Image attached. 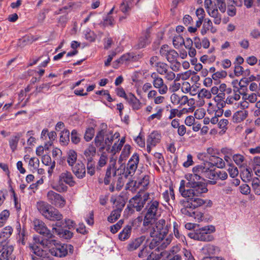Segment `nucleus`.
I'll return each instance as SVG.
<instances>
[{"label":"nucleus","instance_id":"9b49d317","mask_svg":"<svg viewBox=\"0 0 260 260\" xmlns=\"http://www.w3.org/2000/svg\"><path fill=\"white\" fill-rule=\"evenodd\" d=\"M152 79V84L158 92L160 95L166 94L168 93L169 88L167 84L165 83L164 79L156 73L153 72L150 76Z\"/></svg>","mask_w":260,"mask_h":260},{"label":"nucleus","instance_id":"8fccbe9b","mask_svg":"<svg viewBox=\"0 0 260 260\" xmlns=\"http://www.w3.org/2000/svg\"><path fill=\"white\" fill-rule=\"evenodd\" d=\"M149 43L148 40V36L145 35V36L141 37L139 38L138 43L136 45L137 49H141L145 47Z\"/></svg>","mask_w":260,"mask_h":260},{"label":"nucleus","instance_id":"5701e85b","mask_svg":"<svg viewBox=\"0 0 260 260\" xmlns=\"http://www.w3.org/2000/svg\"><path fill=\"white\" fill-rule=\"evenodd\" d=\"M129 203L137 211H141L145 205L143 200L141 199V195L140 192L130 200Z\"/></svg>","mask_w":260,"mask_h":260},{"label":"nucleus","instance_id":"7ed1b4c3","mask_svg":"<svg viewBox=\"0 0 260 260\" xmlns=\"http://www.w3.org/2000/svg\"><path fill=\"white\" fill-rule=\"evenodd\" d=\"M200 197L194 196L192 197H184L186 200L180 201L182 208L181 212L182 214L188 216H191V211L197 208L203 206L206 204V207H211L212 202L211 200H204Z\"/></svg>","mask_w":260,"mask_h":260},{"label":"nucleus","instance_id":"603ef678","mask_svg":"<svg viewBox=\"0 0 260 260\" xmlns=\"http://www.w3.org/2000/svg\"><path fill=\"white\" fill-rule=\"evenodd\" d=\"M122 146L121 145L117 143H115L112 147L111 146L107 147V150L111 154L115 155L119 152Z\"/></svg>","mask_w":260,"mask_h":260},{"label":"nucleus","instance_id":"9d476101","mask_svg":"<svg viewBox=\"0 0 260 260\" xmlns=\"http://www.w3.org/2000/svg\"><path fill=\"white\" fill-rule=\"evenodd\" d=\"M212 167V164L206 161L200 165H197L192 168V174H187L185 177L194 178L195 176L198 177L199 180H201L202 177H205L208 170Z\"/></svg>","mask_w":260,"mask_h":260},{"label":"nucleus","instance_id":"774afa93","mask_svg":"<svg viewBox=\"0 0 260 260\" xmlns=\"http://www.w3.org/2000/svg\"><path fill=\"white\" fill-rule=\"evenodd\" d=\"M108 157L105 153L101 154L98 162V168H102L106 165L107 162Z\"/></svg>","mask_w":260,"mask_h":260},{"label":"nucleus","instance_id":"4be33fe9","mask_svg":"<svg viewBox=\"0 0 260 260\" xmlns=\"http://www.w3.org/2000/svg\"><path fill=\"white\" fill-rule=\"evenodd\" d=\"M171 103L174 105H179L181 107L187 104L188 97L186 95L180 96L177 93H173L170 96Z\"/></svg>","mask_w":260,"mask_h":260},{"label":"nucleus","instance_id":"3c124183","mask_svg":"<svg viewBox=\"0 0 260 260\" xmlns=\"http://www.w3.org/2000/svg\"><path fill=\"white\" fill-rule=\"evenodd\" d=\"M161 75L164 76V79L168 81H172L175 79L176 75L174 72L170 70L169 68L166 70Z\"/></svg>","mask_w":260,"mask_h":260},{"label":"nucleus","instance_id":"e433bc0d","mask_svg":"<svg viewBox=\"0 0 260 260\" xmlns=\"http://www.w3.org/2000/svg\"><path fill=\"white\" fill-rule=\"evenodd\" d=\"M124 205H122L120 207L117 208L111 212L110 215L108 217V220L111 223L115 222L120 216L122 207Z\"/></svg>","mask_w":260,"mask_h":260},{"label":"nucleus","instance_id":"473e14b6","mask_svg":"<svg viewBox=\"0 0 260 260\" xmlns=\"http://www.w3.org/2000/svg\"><path fill=\"white\" fill-rule=\"evenodd\" d=\"M239 110L236 112L233 116V120L235 123H240L246 118L248 112L246 110Z\"/></svg>","mask_w":260,"mask_h":260},{"label":"nucleus","instance_id":"f704fd0d","mask_svg":"<svg viewBox=\"0 0 260 260\" xmlns=\"http://www.w3.org/2000/svg\"><path fill=\"white\" fill-rule=\"evenodd\" d=\"M131 146L129 145L126 144L124 146L118 160L119 164H123V161L125 160L129 156L131 153Z\"/></svg>","mask_w":260,"mask_h":260},{"label":"nucleus","instance_id":"cd10ccee","mask_svg":"<svg viewBox=\"0 0 260 260\" xmlns=\"http://www.w3.org/2000/svg\"><path fill=\"white\" fill-rule=\"evenodd\" d=\"M45 218L52 221H60L62 220L63 216L57 209L52 207Z\"/></svg>","mask_w":260,"mask_h":260},{"label":"nucleus","instance_id":"49530a36","mask_svg":"<svg viewBox=\"0 0 260 260\" xmlns=\"http://www.w3.org/2000/svg\"><path fill=\"white\" fill-rule=\"evenodd\" d=\"M203 252L209 255L216 254L219 251V249L212 245H207L203 248Z\"/></svg>","mask_w":260,"mask_h":260},{"label":"nucleus","instance_id":"a211bd4d","mask_svg":"<svg viewBox=\"0 0 260 260\" xmlns=\"http://www.w3.org/2000/svg\"><path fill=\"white\" fill-rule=\"evenodd\" d=\"M13 251V247L11 245H9L8 243L3 245V248L1 249V260H14L15 256L12 254Z\"/></svg>","mask_w":260,"mask_h":260},{"label":"nucleus","instance_id":"dca6fc26","mask_svg":"<svg viewBox=\"0 0 260 260\" xmlns=\"http://www.w3.org/2000/svg\"><path fill=\"white\" fill-rule=\"evenodd\" d=\"M161 138L160 134L156 131H153L148 135L147 139V151L148 153H150L152 148L160 142Z\"/></svg>","mask_w":260,"mask_h":260},{"label":"nucleus","instance_id":"a18cd8bd","mask_svg":"<svg viewBox=\"0 0 260 260\" xmlns=\"http://www.w3.org/2000/svg\"><path fill=\"white\" fill-rule=\"evenodd\" d=\"M210 163L212 166H216L218 168H223L225 166V162L222 158L215 156L210 158Z\"/></svg>","mask_w":260,"mask_h":260},{"label":"nucleus","instance_id":"58836bf2","mask_svg":"<svg viewBox=\"0 0 260 260\" xmlns=\"http://www.w3.org/2000/svg\"><path fill=\"white\" fill-rule=\"evenodd\" d=\"M252 171L250 168L244 169L241 173V179L245 182L250 181L252 179Z\"/></svg>","mask_w":260,"mask_h":260},{"label":"nucleus","instance_id":"c756f323","mask_svg":"<svg viewBox=\"0 0 260 260\" xmlns=\"http://www.w3.org/2000/svg\"><path fill=\"white\" fill-rule=\"evenodd\" d=\"M37 208L42 215L46 217V215L48 214L52 206L46 202L39 201L37 203Z\"/></svg>","mask_w":260,"mask_h":260},{"label":"nucleus","instance_id":"37998d69","mask_svg":"<svg viewBox=\"0 0 260 260\" xmlns=\"http://www.w3.org/2000/svg\"><path fill=\"white\" fill-rule=\"evenodd\" d=\"M155 110L156 111L155 113L151 114L147 118V121L148 122H151L154 119H156L157 120L161 119L164 109L159 107H157L155 108Z\"/></svg>","mask_w":260,"mask_h":260},{"label":"nucleus","instance_id":"ddd939ff","mask_svg":"<svg viewBox=\"0 0 260 260\" xmlns=\"http://www.w3.org/2000/svg\"><path fill=\"white\" fill-rule=\"evenodd\" d=\"M29 248L35 254V255L31 256L32 260H52L48 256L46 250L37 243L35 242L33 244H30Z\"/></svg>","mask_w":260,"mask_h":260},{"label":"nucleus","instance_id":"4468645a","mask_svg":"<svg viewBox=\"0 0 260 260\" xmlns=\"http://www.w3.org/2000/svg\"><path fill=\"white\" fill-rule=\"evenodd\" d=\"M46 197L51 204L58 208H63L66 205V201L63 197L52 190L48 191Z\"/></svg>","mask_w":260,"mask_h":260},{"label":"nucleus","instance_id":"79ce46f5","mask_svg":"<svg viewBox=\"0 0 260 260\" xmlns=\"http://www.w3.org/2000/svg\"><path fill=\"white\" fill-rule=\"evenodd\" d=\"M172 241V237L170 235L169 236H164L163 239H160L159 242H155V240L152 239V242L157 245H159V246L161 248H165Z\"/></svg>","mask_w":260,"mask_h":260},{"label":"nucleus","instance_id":"13d9d810","mask_svg":"<svg viewBox=\"0 0 260 260\" xmlns=\"http://www.w3.org/2000/svg\"><path fill=\"white\" fill-rule=\"evenodd\" d=\"M94 135V129L92 127H88L86 129L85 135L84 139L86 141H90Z\"/></svg>","mask_w":260,"mask_h":260},{"label":"nucleus","instance_id":"20e7f679","mask_svg":"<svg viewBox=\"0 0 260 260\" xmlns=\"http://www.w3.org/2000/svg\"><path fill=\"white\" fill-rule=\"evenodd\" d=\"M120 134L118 132L113 134L110 129H102L99 131L94 139V143L96 147L102 149L106 147L110 146L114 139H118Z\"/></svg>","mask_w":260,"mask_h":260},{"label":"nucleus","instance_id":"6e6d98bb","mask_svg":"<svg viewBox=\"0 0 260 260\" xmlns=\"http://www.w3.org/2000/svg\"><path fill=\"white\" fill-rule=\"evenodd\" d=\"M203 26L207 29L210 30L212 33H215L216 31V29L213 27L211 20L208 18L204 20Z\"/></svg>","mask_w":260,"mask_h":260},{"label":"nucleus","instance_id":"72a5a7b5","mask_svg":"<svg viewBox=\"0 0 260 260\" xmlns=\"http://www.w3.org/2000/svg\"><path fill=\"white\" fill-rule=\"evenodd\" d=\"M132 229V228L131 225H126L122 231L119 234V239L122 241L127 240L131 236Z\"/></svg>","mask_w":260,"mask_h":260},{"label":"nucleus","instance_id":"412c9836","mask_svg":"<svg viewBox=\"0 0 260 260\" xmlns=\"http://www.w3.org/2000/svg\"><path fill=\"white\" fill-rule=\"evenodd\" d=\"M125 100L133 110H138L142 107V103L140 100L132 93L127 94Z\"/></svg>","mask_w":260,"mask_h":260},{"label":"nucleus","instance_id":"052dcab7","mask_svg":"<svg viewBox=\"0 0 260 260\" xmlns=\"http://www.w3.org/2000/svg\"><path fill=\"white\" fill-rule=\"evenodd\" d=\"M39 160L36 157H31L28 161V166L31 170H36L39 167Z\"/></svg>","mask_w":260,"mask_h":260},{"label":"nucleus","instance_id":"aec40b11","mask_svg":"<svg viewBox=\"0 0 260 260\" xmlns=\"http://www.w3.org/2000/svg\"><path fill=\"white\" fill-rule=\"evenodd\" d=\"M142 57V54H136L134 52H129L123 54L120 58L116 60L115 63H123L126 61H136Z\"/></svg>","mask_w":260,"mask_h":260},{"label":"nucleus","instance_id":"0e129e2a","mask_svg":"<svg viewBox=\"0 0 260 260\" xmlns=\"http://www.w3.org/2000/svg\"><path fill=\"white\" fill-rule=\"evenodd\" d=\"M132 6V4L129 2L123 1L120 5V10L123 13L128 12Z\"/></svg>","mask_w":260,"mask_h":260},{"label":"nucleus","instance_id":"6ab92c4d","mask_svg":"<svg viewBox=\"0 0 260 260\" xmlns=\"http://www.w3.org/2000/svg\"><path fill=\"white\" fill-rule=\"evenodd\" d=\"M71 167L73 173L78 178L82 179L85 176V167L81 161H78Z\"/></svg>","mask_w":260,"mask_h":260},{"label":"nucleus","instance_id":"2f4dec72","mask_svg":"<svg viewBox=\"0 0 260 260\" xmlns=\"http://www.w3.org/2000/svg\"><path fill=\"white\" fill-rule=\"evenodd\" d=\"M145 239L144 236H141L131 241L127 246V249L129 251L137 249L143 243Z\"/></svg>","mask_w":260,"mask_h":260},{"label":"nucleus","instance_id":"a878e982","mask_svg":"<svg viewBox=\"0 0 260 260\" xmlns=\"http://www.w3.org/2000/svg\"><path fill=\"white\" fill-rule=\"evenodd\" d=\"M212 97V94L209 90L203 88L198 92V98L199 100L198 101V104L200 106H203L205 102L204 99H210Z\"/></svg>","mask_w":260,"mask_h":260},{"label":"nucleus","instance_id":"f8f14e48","mask_svg":"<svg viewBox=\"0 0 260 260\" xmlns=\"http://www.w3.org/2000/svg\"><path fill=\"white\" fill-rule=\"evenodd\" d=\"M140 158L138 153H134L128 160L124 169L123 174L125 177L134 175L138 168Z\"/></svg>","mask_w":260,"mask_h":260},{"label":"nucleus","instance_id":"b1692460","mask_svg":"<svg viewBox=\"0 0 260 260\" xmlns=\"http://www.w3.org/2000/svg\"><path fill=\"white\" fill-rule=\"evenodd\" d=\"M168 47L163 46L161 47L160 50V53L162 55L165 56L166 57L167 59L169 62H173L178 56L177 52L175 50H167Z\"/></svg>","mask_w":260,"mask_h":260},{"label":"nucleus","instance_id":"69168bd1","mask_svg":"<svg viewBox=\"0 0 260 260\" xmlns=\"http://www.w3.org/2000/svg\"><path fill=\"white\" fill-rule=\"evenodd\" d=\"M123 224V220L121 219L119 220L115 224H114L110 227L111 232L113 234H115L121 228Z\"/></svg>","mask_w":260,"mask_h":260},{"label":"nucleus","instance_id":"6e6552de","mask_svg":"<svg viewBox=\"0 0 260 260\" xmlns=\"http://www.w3.org/2000/svg\"><path fill=\"white\" fill-rule=\"evenodd\" d=\"M63 182L68 184L70 186H74L75 185L76 182L70 171L66 170L61 173L59 176L58 184L53 185L52 186V188L59 192L66 191L68 189V186L64 184Z\"/></svg>","mask_w":260,"mask_h":260},{"label":"nucleus","instance_id":"c85d7f7f","mask_svg":"<svg viewBox=\"0 0 260 260\" xmlns=\"http://www.w3.org/2000/svg\"><path fill=\"white\" fill-rule=\"evenodd\" d=\"M96 153V148L92 144H89L84 151V158L88 162H91Z\"/></svg>","mask_w":260,"mask_h":260},{"label":"nucleus","instance_id":"09e8293b","mask_svg":"<svg viewBox=\"0 0 260 260\" xmlns=\"http://www.w3.org/2000/svg\"><path fill=\"white\" fill-rule=\"evenodd\" d=\"M13 232V229L11 226H8L4 228L1 231V239L4 238V240H7L12 235Z\"/></svg>","mask_w":260,"mask_h":260},{"label":"nucleus","instance_id":"bb28decb","mask_svg":"<svg viewBox=\"0 0 260 260\" xmlns=\"http://www.w3.org/2000/svg\"><path fill=\"white\" fill-rule=\"evenodd\" d=\"M42 161L45 166H49L48 174L49 177L51 176L55 166V161H52L51 157L48 155H44L42 156Z\"/></svg>","mask_w":260,"mask_h":260},{"label":"nucleus","instance_id":"c03bdc74","mask_svg":"<svg viewBox=\"0 0 260 260\" xmlns=\"http://www.w3.org/2000/svg\"><path fill=\"white\" fill-rule=\"evenodd\" d=\"M233 159L235 164L240 167L246 165V159L245 157L240 154H236L233 156Z\"/></svg>","mask_w":260,"mask_h":260},{"label":"nucleus","instance_id":"423d86ee","mask_svg":"<svg viewBox=\"0 0 260 260\" xmlns=\"http://www.w3.org/2000/svg\"><path fill=\"white\" fill-rule=\"evenodd\" d=\"M215 231V228L213 225H210L196 229L193 232L188 234V236L194 240L203 241H211L213 237L211 235V233Z\"/></svg>","mask_w":260,"mask_h":260},{"label":"nucleus","instance_id":"680f3d73","mask_svg":"<svg viewBox=\"0 0 260 260\" xmlns=\"http://www.w3.org/2000/svg\"><path fill=\"white\" fill-rule=\"evenodd\" d=\"M227 76V72L223 70L217 71L212 75V79L214 80H218L224 78Z\"/></svg>","mask_w":260,"mask_h":260},{"label":"nucleus","instance_id":"393cba45","mask_svg":"<svg viewBox=\"0 0 260 260\" xmlns=\"http://www.w3.org/2000/svg\"><path fill=\"white\" fill-rule=\"evenodd\" d=\"M207 112L209 114H213L221 116L223 113V107H220L215 103L209 102L208 104Z\"/></svg>","mask_w":260,"mask_h":260},{"label":"nucleus","instance_id":"7c9ffc66","mask_svg":"<svg viewBox=\"0 0 260 260\" xmlns=\"http://www.w3.org/2000/svg\"><path fill=\"white\" fill-rule=\"evenodd\" d=\"M77 153L74 150L70 149L67 152L66 159L69 166L72 167L77 162Z\"/></svg>","mask_w":260,"mask_h":260},{"label":"nucleus","instance_id":"f257e3e1","mask_svg":"<svg viewBox=\"0 0 260 260\" xmlns=\"http://www.w3.org/2000/svg\"><path fill=\"white\" fill-rule=\"evenodd\" d=\"M34 240L43 249L48 250L52 255L57 257H65L68 252L72 253L74 251V247L72 245L62 244L54 240L45 239L40 240L39 238L34 237Z\"/></svg>","mask_w":260,"mask_h":260},{"label":"nucleus","instance_id":"5fc2aeb1","mask_svg":"<svg viewBox=\"0 0 260 260\" xmlns=\"http://www.w3.org/2000/svg\"><path fill=\"white\" fill-rule=\"evenodd\" d=\"M243 101H246L248 102V103H254L257 101V95L255 93H251L247 95L246 94H243L242 96Z\"/></svg>","mask_w":260,"mask_h":260},{"label":"nucleus","instance_id":"ea45409f","mask_svg":"<svg viewBox=\"0 0 260 260\" xmlns=\"http://www.w3.org/2000/svg\"><path fill=\"white\" fill-rule=\"evenodd\" d=\"M70 141V132L68 129L61 131L59 137V142L62 145H67Z\"/></svg>","mask_w":260,"mask_h":260},{"label":"nucleus","instance_id":"f3484780","mask_svg":"<svg viewBox=\"0 0 260 260\" xmlns=\"http://www.w3.org/2000/svg\"><path fill=\"white\" fill-rule=\"evenodd\" d=\"M62 225L61 222H58L55 223L54 226L52 228V233L56 234L60 238H63L64 239H70L73 237V233L69 230H64L60 228H57V227H61Z\"/></svg>","mask_w":260,"mask_h":260},{"label":"nucleus","instance_id":"864d4df0","mask_svg":"<svg viewBox=\"0 0 260 260\" xmlns=\"http://www.w3.org/2000/svg\"><path fill=\"white\" fill-rule=\"evenodd\" d=\"M156 70L158 74L161 75L164 73V72L169 68V66L167 64L164 62H158L156 63Z\"/></svg>","mask_w":260,"mask_h":260},{"label":"nucleus","instance_id":"2eb2a0df","mask_svg":"<svg viewBox=\"0 0 260 260\" xmlns=\"http://www.w3.org/2000/svg\"><path fill=\"white\" fill-rule=\"evenodd\" d=\"M34 226L36 232L47 238L51 239L53 237L52 231L51 232L42 221L35 219L34 221Z\"/></svg>","mask_w":260,"mask_h":260},{"label":"nucleus","instance_id":"0eeeda50","mask_svg":"<svg viewBox=\"0 0 260 260\" xmlns=\"http://www.w3.org/2000/svg\"><path fill=\"white\" fill-rule=\"evenodd\" d=\"M170 228V225L165 220L160 219L151 230L150 235L156 242H159L160 239H163L164 236H167Z\"/></svg>","mask_w":260,"mask_h":260},{"label":"nucleus","instance_id":"4c0bfd02","mask_svg":"<svg viewBox=\"0 0 260 260\" xmlns=\"http://www.w3.org/2000/svg\"><path fill=\"white\" fill-rule=\"evenodd\" d=\"M162 197L165 201L171 205L170 203L171 201L174 202L175 200V194L174 190L172 188L170 187L169 190H166L162 193Z\"/></svg>","mask_w":260,"mask_h":260},{"label":"nucleus","instance_id":"f03ea898","mask_svg":"<svg viewBox=\"0 0 260 260\" xmlns=\"http://www.w3.org/2000/svg\"><path fill=\"white\" fill-rule=\"evenodd\" d=\"M185 178L188 181L186 187L189 188L185 189L184 181L182 180L179 191L183 197H203L204 194L208 192L207 184L200 181V180L198 177L195 176L194 178L187 177Z\"/></svg>","mask_w":260,"mask_h":260},{"label":"nucleus","instance_id":"e2e57ef3","mask_svg":"<svg viewBox=\"0 0 260 260\" xmlns=\"http://www.w3.org/2000/svg\"><path fill=\"white\" fill-rule=\"evenodd\" d=\"M47 136L49 141L46 144L45 147L48 149L49 146H51L53 144V142L56 139L57 135L55 132L51 131L48 134Z\"/></svg>","mask_w":260,"mask_h":260},{"label":"nucleus","instance_id":"39448f33","mask_svg":"<svg viewBox=\"0 0 260 260\" xmlns=\"http://www.w3.org/2000/svg\"><path fill=\"white\" fill-rule=\"evenodd\" d=\"M146 213L144 218L143 225L148 226L160 215V208L158 201L151 200L146 207Z\"/></svg>","mask_w":260,"mask_h":260},{"label":"nucleus","instance_id":"1a4fd4ad","mask_svg":"<svg viewBox=\"0 0 260 260\" xmlns=\"http://www.w3.org/2000/svg\"><path fill=\"white\" fill-rule=\"evenodd\" d=\"M234 93L232 95H229L226 99V103L227 104L232 105L233 108L238 109L241 108V109H244L248 107V102L246 101L242 100L240 101L241 99V94L243 95L240 91L239 88H237V90L234 89Z\"/></svg>","mask_w":260,"mask_h":260},{"label":"nucleus","instance_id":"338daca9","mask_svg":"<svg viewBox=\"0 0 260 260\" xmlns=\"http://www.w3.org/2000/svg\"><path fill=\"white\" fill-rule=\"evenodd\" d=\"M71 141L75 144L79 143L80 141V138L75 129L73 130L71 132Z\"/></svg>","mask_w":260,"mask_h":260},{"label":"nucleus","instance_id":"bf43d9fd","mask_svg":"<svg viewBox=\"0 0 260 260\" xmlns=\"http://www.w3.org/2000/svg\"><path fill=\"white\" fill-rule=\"evenodd\" d=\"M114 23V19L113 17L110 15H107L103 19V21L101 23L104 27L107 26H112Z\"/></svg>","mask_w":260,"mask_h":260},{"label":"nucleus","instance_id":"de8ad7c7","mask_svg":"<svg viewBox=\"0 0 260 260\" xmlns=\"http://www.w3.org/2000/svg\"><path fill=\"white\" fill-rule=\"evenodd\" d=\"M112 174L113 176L116 175V171L114 169L112 168L111 166L109 167L106 173L105 177L104 178V183L105 184H108L110 181V178L111 177Z\"/></svg>","mask_w":260,"mask_h":260},{"label":"nucleus","instance_id":"a19ab883","mask_svg":"<svg viewBox=\"0 0 260 260\" xmlns=\"http://www.w3.org/2000/svg\"><path fill=\"white\" fill-rule=\"evenodd\" d=\"M205 177L210 179L208 181V183L211 185H214L216 183L217 180V172L209 169Z\"/></svg>","mask_w":260,"mask_h":260},{"label":"nucleus","instance_id":"4d7b16f0","mask_svg":"<svg viewBox=\"0 0 260 260\" xmlns=\"http://www.w3.org/2000/svg\"><path fill=\"white\" fill-rule=\"evenodd\" d=\"M184 43V39L180 36H176L173 38V44L175 48H179Z\"/></svg>","mask_w":260,"mask_h":260},{"label":"nucleus","instance_id":"c9c22d12","mask_svg":"<svg viewBox=\"0 0 260 260\" xmlns=\"http://www.w3.org/2000/svg\"><path fill=\"white\" fill-rule=\"evenodd\" d=\"M210 16L214 18L213 22L215 24H219L221 21V16L219 14L217 9L213 8L207 12Z\"/></svg>","mask_w":260,"mask_h":260}]
</instances>
